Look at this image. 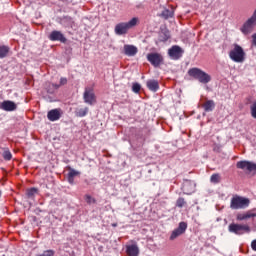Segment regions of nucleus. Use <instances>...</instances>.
<instances>
[{
	"label": "nucleus",
	"instance_id": "1",
	"mask_svg": "<svg viewBox=\"0 0 256 256\" xmlns=\"http://www.w3.org/2000/svg\"><path fill=\"white\" fill-rule=\"evenodd\" d=\"M137 23H139V18L134 17L128 22L118 23L115 26L114 31L116 35H127L129 29H133V27H135Z\"/></svg>",
	"mask_w": 256,
	"mask_h": 256
},
{
	"label": "nucleus",
	"instance_id": "2",
	"mask_svg": "<svg viewBox=\"0 0 256 256\" xmlns=\"http://www.w3.org/2000/svg\"><path fill=\"white\" fill-rule=\"evenodd\" d=\"M188 75L203 85H207L211 81V75L199 68H191L188 71Z\"/></svg>",
	"mask_w": 256,
	"mask_h": 256
},
{
	"label": "nucleus",
	"instance_id": "3",
	"mask_svg": "<svg viewBox=\"0 0 256 256\" xmlns=\"http://www.w3.org/2000/svg\"><path fill=\"white\" fill-rule=\"evenodd\" d=\"M250 203L251 200H249V198L234 196L231 199L230 207L231 209H247Z\"/></svg>",
	"mask_w": 256,
	"mask_h": 256
},
{
	"label": "nucleus",
	"instance_id": "4",
	"mask_svg": "<svg viewBox=\"0 0 256 256\" xmlns=\"http://www.w3.org/2000/svg\"><path fill=\"white\" fill-rule=\"evenodd\" d=\"M230 59L235 61V63H243L245 61V51L238 44L234 45V49L229 53Z\"/></svg>",
	"mask_w": 256,
	"mask_h": 256
},
{
	"label": "nucleus",
	"instance_id": "5",
	"mask_svg": "<svg viewBox=\"0 0 256 256\" xmlns=\"http://www.w3.org/2000/svg\"><path fill=\"white\" fill-rule=\"evenodd\" d=\"M229 233H234V235H243V233H250L251 228L247 225L231 223L228 226Z\"/></svg>",
	"mask_w": 256,
	"mask_h": 256
},
{
	"label": "nucleus",
	"instance_id": "6",
	"mask_svg": "<svg viewBox=\"0 0 256 256\" xmlns=\"http://www.w3.org/2000/svg\"><path fill=\"white\" fill-rule=\"evenodd\" d=\"M183 53H185L183 48H181V46H177V45L172 46L168 50V55H169L170 59H174V61L181 59L183 57Z\"/></svg>",
	"mask_w": 256,
	"mask_h": 256
},
{
	"label": "nucleus",
	"instance_id": "7",
	"mask_svg": "<svg viewBox=\"0 0 256 256\" xmlns=\"http://www.w3.org/2000/svg\"><path fill=\"white\" fill-rule=\"evenodd\" d=\"M83 99L87 105H95L97 103V96H95V92L91 88H85Z\"/></svg>",
	"mask_w": 256,
	"mask_h": 256
},
{
	"label": "nucleus",
	"instance_id": "8",
	"mask_svg": "<svg viewBox=\"0 0 256 256\" xmlns=\"http://www.w3.org/2000/svg\"><path fill=\"white\" fill-rule=\"evenodd\" d=\"M185 231H187V223L180 222L178 227L172 231L170 241H175V239H177V237H181Z\"/></svg>",
	"mask_w": 256,
	"mask_h": 256
},
{
	"label": "nucleus",
	"instance_id": "9",
	"mask_svg": "<svg viewBox=\"0 0 256 256\" xmlns=\"http://www.w3.org/2000/svg\"><path fill=\"white\" fill-rule=\"evenodd\" d=\"M147 61L153 65V67H159L163 63V55L159 53L147 54Z\"/></svg>",
	"mask_w": 256,
	"mask_h": 256
},
{
	"label": "nucleus",
	"instance_id": "10",
	"mask_svg": "<svg viewBox=\"0 0 256 256\" xmlns=\"http://www.w3.org/2000/svg\"><path fill=\"white\" fill-rule=\"evenodd\" d=\"M237 169H242L243 171H248L252 173V171L256 172V164L249 161H239L236 163Z\"/></svg>",
	"mask_w": 256,
	"mask_h": 256
},
{
	"label": "nucleus",
	"instance_id": "11",
	"mask_svg": "<svg viewBox=\"0 0 256 256\" xmlns=\"http://www.w3.org/2000/svg\"><path fill=\"white\" fill-rule=\"evenodd\" d=\"M48 39L50 41H59L60 43H67V38L65 37L63 32L59 30H53L49 34Z\"/></svg>",
	"mask_w": 256,
	"mask_h": 256
},
{
	"label": "nucleus",
	"instance_id": "12",
	"mask_svg": "<svg viewBox=\"0 0 256 256\" xmlns=\"http://www.w3.org/2000/svg\"><path fill=\"white\" fill-rule=\"evenodd\" d=\"M255 27L256 23H254L253 20L249 18L240 28V31L243 33V35H250V33H253V29H255Z\"/></svg>",
	"mask_w": 256,
	"mask_h": 256
},
{
	"label": "nucleus",
	"instance_id": "13",
	"mask_svg": "<svg viewBox=\"0 0 256 256\" xmlns=\"http://www.w3.org/2000/svg\"><path fill=\"white\" fill-rule=\"evenodd\" d=\"M0 109H3V111H15L17 104L11 100H5L0 104Z\"/></svg>",
	"mask_w": 256,
	"mask_h": 256
},
{
	"label": "nucleus",
	"instance_id": "14",
	"mask_svg": "<svg viewBox=\"0 0 256 256\" xmlns=\"http://www.w3.org/2000/svg\"><path fill=\"white\" fill-rule=\"evenodd\" d=\"M47 118L49 121H59L61 119V109H52L48 112Z\"/></svg>",
	"mask_w": 256,
	"mask_h": 256
},
{
	"label": "nucleus",
	"instance_id": "15",
	"mask_svg": "<svg viewBox=\"0 0 256 256\" xmlns=\"http://www.w3.org/2000/svg\"><path fill=\"white\" fill-rule=\"evenodd\" d=\"M182 189L187 195H191V193L195 191V183L190 180H186L183 183Z\"/></svg>",
	"mask_w": 256,
	"mask_h": 256
},
{
	"label": "nucleus",
	"instance_id": "16",
	"mask_svg": "<svg viewBox=\"0 0 256 256\" xmlns=\"http://www.w3.org/2000/svg\"><path fill=\"white\" fill-rule=\"evenodd\" d=\"M126 253L128 256H139V246L137 244L127 245Z\"/></svg>",
	"mask_w": 256,
	"mask_h": 256
},
{
	"label": "nucleus",
	"instance_id": "17",
	"mask_svg": "<svg viewBox=\"0 0 256 256\" xmlns=\"http://www.w3.org/2000/svg\"><path fill=\"white\" fill-rule=\"evenodd\" d=\"M137 47H135L134 45H129L126 44L124 45V53L128 56V57H135V55H137Z\"/></svg>",
	"mask_w": 256,
	"mask_h": 256
},
{
	"label": "nucleus",
	"instance_id": "18",
	"mask_svg": "<svg viewBox=\"0 0 256 256\" xmlns=\"http://www.w3.org/2000/svg\"><path fill=\"white\" fill-rule=\"evenodd\" d=\"M160 17H162V19H173V17H175V8H170V9H164L161 14Z\"/></svg>",
	"mask_w": 256,
	"mask_h": 256
},
{
	"label": "nucleus",
	"instance_id": "19",
	"mask_svg": "<svg viewBox=\"0 0 256 256\" xmlns=\"http://www.w3.org/2000/svg\"><path fill=\"white\" fill-rule=\"evenodd\" d=\"M146 86L150 91H153V93H157V91H159V81L157 80H148L146 82Z\"/></svg>",
	"mask_w": 256,
	"mask_h": 256
},
{
	"label": "nucleus",
	"instance_id": "20",
	"mask_svg": "<svg viewBox=\"0 0 256 256\" xmlns=\"http://www.w3.org/2000/svg\"><path fill=\"white\" fill-rule=\"evenodd\" d=\"M202 107L206 113H210L215 109V101L213 100H207L205 104H202Z\"/></svg>",
	"mask_w": 256,
	"mask_h": 256
},
{
	"label": "nucleus",
	"instance_id": "21",
	"mask_svg": "<svg viewBox=\"0 0 256 256\" xmlns=\"http://www.w3.org/2000/svg\"><path fill=\"white\" fill-rule=\"evenodd\" d=\"M60 87H61V85H59V84L48 83L46 85V91L50 95H53V93H55L57 91V89H59Z\"/></svg>",
	"mask_w": 256,
	"mask_h": 256
},
{
	"label": "nucleus",
	"instance_id": "22",
	"mask_svg": "<svg viewBox=\"0 0 256 256\" xmlns=\"http://www.w3.org/2000/svg\"><path fill=\"white\" fill-rule=\"evenodd\" d=\"M79 175V171L75 170V169H70L69 173H68V182L73 185L74 181H75V177H77Z\"/></svg>",
	"mask_w": 256,
	"mask_h": 256
},
{
	"label": "nucleus",
	"instance_id": "23",
	"mask_svg": "<svg viewBox=\"0 0 256 256\" xmlns=\"http://www.w3.org/2000/svg\"><path fill=\"white\" fill-rule=\"evenodd\" d=\"M139 135L142 139H145L151 135V129L144 127L140 130Z\"/></svg>",
	"mask_w": 256,
	"mask_h": 256
},
{
	"label": "nucleus",
	"instance_id": "24",
	"mask_svg": "<svg viewBox=\"0 0 256 256\" xmlns=\"http://www.w3.org/2000/svg\"><path fill=\"white\" fill-rule=\"evenodd\" d=\"M9 54V46H0V59H5Z\"/></svg>",
	"mask_w": 256,
	"mask_h": 256
},
{
	"label": "nucleus",
	"instance_id": "25",
	"mask_svg": "<svg viewBox=\"0 0 256 256\" xmlns=\"http://www.w3.org/2000/svg\"><path fill=\"white\" fill-rule=\"evenodd\" d=\"M76 117H85V115H87L89 113V108L85 107V108H80L78 110H76Z\"/></svg>",
	"mask_w": 256,
	"mask_h": 256
},
{
	"label": "nucleus",
	"instance_id": "26",
	"mask_svg": "<svg viewBox=\"0 0 256 256\" xmlns=\"http://www.w3.org/2000/svg\"><path fill=\"white\" fill-rule=\"evenodd\" d=\"M38 191L39 190L37 188H30L27 190L26 195L29 199H33L35 195H37Z\"/></svg>",
	"mask_w": 256,
	"mask_h": 256
},
{
	"label": "nucleus",
	"instance_id": "27",
	"mask_svg": "<svg viewBox=\"0 0 256 256\" xmlns=\"http://www.w3.org/2000/svg\"><path fill=\"white\" fill-rule=\"evenodd\" d=\"M84 199H85V201H86V203L88 204V205H93V204H95V203H97V200L95 199V198H93L91 195H89V194H86L85 196H84Z\"/></svg>",
	"mask_w": 256,
	"mask_h": 256
},
{
	"label": "nucleus",
	"instance_id": "28",
	"mask_svg": "<svg viewBox=\"0 0 256 256\" xmlns=\"http://www.w3.org/2000/svg\"><path fill=\"white\" fill-rule=\"evenodd\" d=\"M187 205V202L185 201V198L180 197L176 201V207H179V209H182V207H185Z\"/></svg>",
	"mask_w": 256,
	"mask_h": 256
},
{
	"label": "nucleus",
	"instance_id": "29",
	"mask_svg": "<svg viewBox=\"0 0 256 256\" xmlns=\"http://www.w3.org/2000/svg\"><path fill=\"white\" fill-rule=\"evenodd\" d=\"M2 157L5 159V161H11V159H13V155L9 150L4 151Z\"/></svg>",
	"mask_w": 256,
	"mask_h": 256
},
{
	"label": "nucleus",
	"instance_id": "30",
	"mask_svg": "<svg viewBox=\"0 0 256 256\" xmlns=\"http://www.w3.org/2000/svg\"><path fill=\"white\" fill-rule=\"evenodd\" d=\"M211 183H220L221 176L219 174H213L210 178Z\"/></svg>",
	"mask_w": 256,
	"mask_h": 256
},
{
	"label": "nucleus",
	"instance_id": "31",
	"mask_svg": "<svg viewBox=\"0 0 256 256\" xmlns=\"http://www.w3.org/2000/svg\"><path fill=\"white\" fill-rule=\"evenodd\" d=\"M250 113L253 119H256V101L250 106Z\"/></svg>",
	"mask_w": 256,
	"mask_h": 256
},
{
	"label": "nucleus",
	"instance_id": "32",
	"mask_svg": "<svg viewBox=\"0 0 256 256\" xmlns=\"http://www.w3.org/2000/svg\"><path fill=\"white\" fill-rule=\"evenodd\" d=\"M132 91H133L134 93H139V92L141 91V84H139V83H134V84L132 85Z\"/></svg>",
	"mask_w": 256,
	"mask_h": 256
},
{
	"label": "nucleus",
	"instance_id": "33",
	"mask_svg": "<svg viewBox=\"0 0 256 256\" xmlns=\"http://www.w3.org/2000/svg\"><path fill=\"white\" fill-rule=\"evenodd\" d=\"M37 256H55V250H46Z\"/></svg>",
	"mask_w": 256,
	"mask_h": 256
},
{
	"label": "nucleus",
	"instance_id": "34",
	"mask_svg": "<svg viewBox=\"0 0 256 256\" xmlns=\"http://www.w3.org/2000/svg\"><path fill=\"white\" fill-rule=\"evenodd\" d=\"M60 85H67V78H60Z\"/></svg>",
	"mask_w": 256,
	"mask_h": 256
},
{
	"label": "nucleus",
	"instance_id": "35",
	"mask_svg": "<svg viewBox=\"0 0 256 256\" xmlns=\"http://www.w3.org/2000/svg\"><path fill=\"white\" fill-rule=\"evenodd\" d=\"M252 44L256 47V33L252 35Z\"/></svg>",
	"mask_w": 256,
	"mask_h": 256
},
{
	"label": "nucleus",
	"instance_id": "36",
	"mask_svg": "<svg viewBox=\"0 0 256 256\" xmlns=\"http://www.w3.org/2000/svg\"><path fill=\"white\" fill-rule=\"evenodd\" d=\"M251 247H252L253 251H256V240L252 241Z\"/></svg>",
	"mask_w": 256,
	"mask_h": 256
},
{
	"label": "nucleus",
	"instance_id": "37",
	"mask_svg": "<svg viewBox=\"0 0 256 256\" xmlns=\"http://www.w3.org/2000/svg\"><path fill=\"white\" fill-rule=\"evenodd\" d=\"M168 39H169V34L165 33L162 41H168Z\"/></svg>",
	"mask_w": 256,
	"mask_h": 256
},
{
	"label": "nucleus",
	"instance_id": "38",
	"mask_svg": "<svg viewBox=\"0 0 256 256\" xmlns=\"http://www.w3.org/2000/svg\"><path fill=\"white\" fill-rule=\"evenodd\" d=\"M112 227H117V223H113V224H112Z\"/></svg>",
	"mask_w": 256,
	"mask_h": 256
},
{
	"label": "nucleus",
	"instance_id": "39",
	"mask_svg": "<svg viewBox=\"0 0 256 256\" xmlns=\"http://www.w3.org/2000/svg\"><path fill=\"white\" fill-rule=\"evenodd\" d=\"M0 197H1V190H0Z\"/></svg>",
	"mask_w": 256,
	"mask_h": 256
}]
</instances>
